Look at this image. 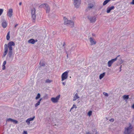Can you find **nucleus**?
<instances>
[{"mask_svg": "<svg viewBox=\"0 0 134 134\" xmlns=\"http://www.w3.org/2000/svg\"><path fill=\"white\" fill-rule=\"evenodd\" d=\"M5 65H3V64L2 65V67H3L2 69L3 70H5Z\"/></svg>", "mask_w": 134, "mask_h": 134, "instance_id": "40", "label": "nucleus"}, {"mask_svg": "<svg viewBox=\"0 0 134 134\" xmlns=\"http://www.w3.org/2000/svg\"><path fill=\"white\" fill-rule=\"evenodd\" d=\"M42 100V98H40L37 103L35 104V106L36 107L39 105L40 104L41 101Z\"/></svg>", "mask_w": 134, "mask_h": 134, "instance_id": "17", "label": "nucleus"}, {"mask_svg": "<svg viewBox=\"0 0 134 134\" xmlns=\"http://www.w3.org/2000/svg\"><path fill=\"white\" fill-rule=\"evenodd\" d=\"M13 119H12L11 118H9V119H8L7 120V121H11V122H12L13 121Z\"/></svg>", "mask_w": 134, "mask_h": 134, "instance_id": "32", "label": "nucleus"}, {"mask_svg": "<svg viewBox=\"0 0 134 134\" xmlns=\"http://www.w3.org/2000/svg\"><path fill=\"white\" fill-rule=\"evenodd\" d=\"M81 3V0H74V4L76 8H79Z\"/></svg>", "mask_w": 134, "mask_h": 134, "instance_id": "5", "label": "nucleus"}, {"mask_svg": "<svg viewBox=\"0 0 134 134\" xmlns=\"http://www.w3.org/2000/svg\"><path fill=\"white\" fill-rule=\"evenodd\" d=\"M36 10L34 8H33L31 10L32 18L33 20H35L36 17Z\"/></svg>", "mask_w": 134, "mask_h": 134, "instance_id": "3", "label": "nucleus"}, {"mask_svg": "<svg viewBox=\"0 0 134 134\" xmlns=\"http://www.w3.org/2000/svg\"><path fill=\"white\" fill-rule=\"evenodd\" d=\"M47 3H43L41 4L39 6V7L40 8H43L44 9L45 8L46 5H47Z\"/></svg>", "mask_w": 134, "mask_h": 134, "instance_id": "19", "label": "nucleus"}, {"mask_svg": "<svg viewBox=\"0 0 134 134\" xmlns=\"http://www.w3.org/2000/svg\"><path fill=\"white\" fill-rule=\"evenodd\" d=\"M15 43L13 41H11L9 42L8 44V47H12V46H14Z\"/></svg>", "mask_w": 134, "mask_h": 134, "instance_id": "14", "label": "nucleus"}, {"mask_svg": "<svg viewBox=\"0 0 134 134\" xmlns=\"http://www.w3.org/2000/svg\"><path fill=\"white\" fill-rule=\"evenodd\" d=\"M131 4L134 5V0H132V2L131 3Z\"/></svg>", "mask_w": 134, "mask_h": 134, "instance_id": "46", "label": "nucleus"}, {"mask_svg": "<svg viewBox=\"0 0 134 134\" xmlns=\"http://www.w3.org/2000/svg\"><path fill=\"white\" fill-rule=\"evenodd\" d=\"M92 35H93V36L94 35L93 34H92Z\"/></svg>", "mask_w": 134, "mask_h": 134, "instance_id": "57", "label": "nucleus"}, {"mask_svg": "<svg viewBox=\"0 0 134 134\" xmlns=\"http://www.w3.org/2000/svg\"><path fill=\"white\" fill-rule=\"evenodd\" d=\"M10 33V32L9 31L8 32V33H7V35L6 36L7 39V40H9L10 38V35H9Z\"/></svg>", "mask_w": 134, "mask_h": 134, "instance_id": "24", "label": "nucleus"}, {"mask_svg": "<svg viewBox=\"0 0 134 134\" xmlns=\"http://www.w3.org/2000/svg\"><path fill=\"white\" fill-rule=\"evenodd\" d=\"M64 24L67 26L70 27H73L74 26V21L71 20H68L66 18L64 17Z\"/></svg>", "mask_w": 134, "mask_h": 134, "instance_id": "1", "label": "nucleus"}, {"mask_svg": "<svg viewBox=\"0 0 134 134\" xmlns=\"http://www.w3.org/2000/svg\"><path fill=\"white\" fill-rule=\"evenodd\" d=\"M22 2H20L19 3V5H21V4H22Z\"/></svg>", "mask_w": 134, "mask_h": 134, "instance_id": "52", "label": "nucleus"}, {"mask_svg": "<svg viewBox=\"0 0 134 134\" xmlns=\"http://www.w3.org/2000/svg\"><path fill=\"white\" fill-rule=\"evenodd\" d=\"M35 43L37 41V39L35 40Z\"/></svg>", "mask_w": 134, "mask_h": 134, "instance_id": "55", "label": "nucleus"}, {"mask_svg": "<svg viewBox=\"0 0 134 134\" xmlns=\"http://www.w3.org/2000/svg\"><path fill=\"white\" fill-rule=\"evenodd\" d=\"M46 11V13H49L50 11V8L49 5L48 4L46 5L45 8L44 9Z\"/></svg>", "mask_w": 134, "mask_h": 134, "instance_id": "12", "label": "nucleus"}, {"mask_svg": "<svg viewBox=\"0 0 134 134\" xmlns=\"http://www.w3.org/2000/svg\"><path fill=\"white\" fill-rule=\"evenodd\" d=\"M92 111H89L88 113V115L89 116H91L92 114Z\"/></svg>", "mask_w": 134, "mask_h": 134, "instance_id": "30", "label": "nucleus"}, {"mask_svg": "<svg viewBox=\"0 0 134 134\" xmlns=\"http://www.w3.org/2000/svg\"><path fill=\"white\" fill-rule=\"evenodd\" d=\"M115 7L114 6H112L111 7H108L107 8V13H109L111 10L114 9Z\"/></svg>", "mask_w": 134, "mask_h": 134, "instance_id": "11", "label": "nucleus"}, {"mask_svg": "<svg viewBox=\"0 0 134 134\" xmlns=\"http://www.w3.org/2000/svg\"><path fill=\"white\" fill-rule=\"evenodd\" d=\"M132 129V127L131 125H130L126 128L125 127L124 132V134H130L131 132Z\"/></svg>", "mask_w": 134, "mask_h": 134, "instance_id": "2", "label": "nucleus"}, {"mask_svg": "<svg viewBox=\"0 0 134 134\" xmlns=\"http://www.w3.org/2000/svg\"><path fill=\"white\" fill-rule=\"evenodd\" d=\"M103 94L106 97H108V94L107 93H106L105 92H104L103 93Z\"/></svg>", "mask_w": 134, "mask_h": 134, "instance_id": "35", "label": "nucleus"}, {"mask_svg": "<svg viewBox=\"0 0 134 134\" xmlns=\"http://www.w3.org/2000/svg\"><path fill=\"white\" fill-rule=\"evenodd\" d=\"M86 134H91L90 132H87Z\"/></svg>", "mask_w": 134, "mask_h": 134, "instance_id": "51", "label": "nucleus"}, {"mask_svg": "<svg viewBox=\"0 0 134 134\" xmlns=\"http://www.w3.org/2000/svg\"><path fill=\"white\" fill-rule=\"evenodd\" d=\"M41 97V95L40 93H38L35 98V99L36 100H37L39 99Z\"/></svg>", "mask_w": 134, "mask_h": 134, "instance_id": "27", "label": "nucleus"}, {"mask_svg": "<svg viewBox=\"0 0 134 134\" xmlns=\"http://www.w3.org/2000/svg\"><path fill=\"white\" fill-rule=\"evenodd\" d=\"M42 98V99H47V95H46V96H44Z\"/></svg>", "mask_w": 134, "mask_h": 134, "instance_id": "39", "label": "nucleus"}, {"mask_svg": "<svg viewBox=\"0 0 134 134\" xmlns=\"http://www.w3.org/2000/svg\"><path fill=\"white\" fill-rule=\"evenodd\" d=\"M7 53V52H5L4 51V52L3 53L4 57L6 55Z\"/></svg>", "mask_w": 134, "mask_h": 134, "instance_id": "42", "label": "nucleus"}, {"mask_svg": "<svg viewBox=\"0 0 134 134\" xmlns=\"http://www.w3.org/2000/svg\"><path fill=\"white\" fill-rule=\"evenodd\" d=\"M105 75V73L103 72L102 74H101L99 76L100 79H101Z\"/></svg>", "mask_w": 134, "mask_h": 134, "instance_id": "20", "label": "nucleus"}, {"mask_svg": "<svg viewBox=\"0 0 134 134\" xmlns=\"http://www.w3.org/2000/svg\"><path fill=\"white\" fill-rule=\"evenodd\" d=\"M65 45V42H64L63 46H64Z\"/></svg>", "mask_w": 134, "mask_h": 134, "instance_id": "54", "label": "nucleus"}, {"mask_svg": "<svg viewBox=\"0 0 134 134\" xmlns=\"http://www.w3.org/2000/svg\"><path fill=\"white\" fill-rule=\"evenodd\" d=\"M60 97V95L57 96L56 97H52L51 98V100L54 103L57 102Z\"/></svg>", "mask_w": 134, "mask_h": 134, "instance_id": "8", "label": "nucleus"}, {"mask_svg": "<svg viewBox=\"0 0 134 134\" xmlns=\"http://www.w3.org/2000/svg\"><path fill=\"white\" fill-rule=\"evenodd\" d=\"M69 71H66L63 73L62 75V81H63L67 79L68 77V74Z\"/></svg>", "mask_w": 134, "mask_h": 134, "instance_id": "4", "label": "nucleus"}, {"mask_svg": "<svg viewBox=\"0 0 134 134\" xmlns=\"http://www.w3.org/2000/svg\"><path fill=\"white\" fill-rule=\"evenodd\" d=\"M87 18L91 23H94L96 20V18L94 16H88Z\"/></svg>", "mask_w": 134, "mask_h": 134, "instance_id": "7", "label": "nucleus"}, {"mask_svg": "<svg viewBox=\"0 0 134 134\" xmlns=\"http://www.w3.org/2000/svg\"><path fill=\"white\" fill-rule=\"evenodd\" d=\"M40 65L41 66H45V64L44 63H41V62H40Z\"/></svg>", "mask_w": 134, "mask_h": 134, "instance_id": "29", "label": "nucleus"}, {"mask_svg": "<svg viewBox=\"0 0 134 134\" xmlns=\"http://www.w3.org/2000/svg\"><path fill=\"white\" fill-rule=\"evenodd\" d=\"M35 116H34L32 118H29L28 119H29V121H31L33 120H34V119H35Z\"/></svg>", "mask_w": 134, "mask_h": 134, "instance_id": "31", "label": "nucleus"}, {"mask_svg": "<svg viewBox=\"0 0 134 134\" xmlns=\"http://www.w3.org/2000/svg\"><path fill=\"white\" fill-rule=\"evenodd\" d=\"M74 47H72V48H71V49H72L73 48H74Z\"/></svg>", "mask_w": 134, "mask_h": 134, "instance_id": "56", "label": "nucleus"}, {"mask_svg": "<svg viewBox=\"0 0 134 134\" xmlns=\"http://www.w3.org/2000/svg\"><path fill=\"white\" fill-rule=\"evenodd\" d=\"M12 53V51H9L8 56L9 58H11V57Z\"/></svg>", "mask_w": 134, "mask_h": 134, "instance_id": "26", "label": "nucleus"}, {"mask_svg": "<svg viewBox=\"0 0 134 134\" xmlns=\"http://www.w3.org/2000/svg\"><path fill=\"white\" fill-rule=\"evenodd\" d=\"M121 67H122V65H120V67H119V69H120V70H119V72H120V71H121Z\"/></svg>", "mask_w": 134, "mask_h": 134, "instance_id": "47", "label": "nucleus"}, {"mask_svg": "<svg viewBox=\"0 0 134 134\" xmlns=\"http://www.w3.org/2000/svg\"><path fill=\"white\" fill-rule=\"evenodd\" d=\"M62 83L63 85L65 86L66 85V82H62Z\"/></svg>", "mask_w": 134, "mask_h": 134, "instance_id": "45", "label": "nucleus"}, {"mask_svg": "<svg viewBox=\"0 0 134 134\" xmlns=\"http://www.w3.org/2000/svg\"><path fill=\"white\" fill-rule=\"evenodd\" d=\"M13 9H10L7 12V15L10 18H11L13 15Z\"/></svg>", "mask_w": 134, "mask_h": 134, "instance_id": "9", "label": "nucleus"}, {"mask_svg": "<svg viewBox=\"0 0 134 134\" xmlns=\"http://www.w3.org/2000/svg\"><path fill=\"white\" fill-rule=\"evenodd\" d=\"M93 7V5L92 3H89L88 4V8L89 9H91Z\"/></svg>", "mask_w": 134, "mask_h": 134, "instance_id": "23", "label": "nucleus"}, {"mask_svg": "<svg viewBox=\"0 0 134 134\" xmlns=\"http://www.w3.org/2000/svg\"><path fill=\"white\" fill-rule=\"evenodd\" d=\"M27 132L26 131H24L23 132V134H27Z\"/></svg>", "mask_w": 134, "mask_h": 134, "instance_id": "44", "label": "nucleus"}, {"mask_svg": "<svg viewBox=\"0 0 134 134\" xmlns=\"http://www.w3.org/2000/svg\"><path fill=\"white\" fill-rule=\"evenodd\" d=\"M9 49V51H12L13 48L12 47H8Z\"/></svg>", "mask_w": 134, "mask_h": 134, "instance_id": "33", "label": "nucleus"}, {"mask_svg": "<svg viewBox=\"0 0 134 134\" xmlns=\"http://www.w3.org/2000/svg\"><path fill=\"white\" fill-rule=\"evenodd\" d=\"M12 122H14L15 124H17L18 123V121H17L14 119L13 120V121Z\"/></svg>", "mask_w": 134, "mask_h": 134, "instance_id": "37", "label": "nucleus"}, {"mask_svg": "<svg viewBox=\"0 0 134 134\" xmlns=\"http://www.w3.org/2000/svg\"><path fill=\"white\" fill-rule=\"evenodd\" d=\"M2 27L4 28H5L7 26V23L6 21H4L3 22L2 24Z\"/></svg>", "mask_w": 134, "mask_h": 134, "instance_id": "15", "label": "nucleus"}, {"mask_svg": "<svg viewBox=\"0 0 134 134\" xmlns=\"http://www.w3.org/2000/svg\"><path fill=\"white\" fill-rule=\"evenodd\" d=\"M77 108V107L76 106V105L75 104H74L73 105L72 107V108H71V110H70V111H71V110L73 108Z\"/></svg>", "mask_w": 134, "mask_h": 134, "instance_id": "34", "label": "nucleus"}, {"mask_svg": "<svg viewBox=\"0 0 134 134\" xmlns=\"http://www.w3.org/2000/svg\"><path fill=\"white\" fill-rule=\"evenodd\" d=\"M4 51L5 52H8V46L6 44L4 45Z\"/></svg>", "mask_w": 134, "mask_h": 134, "instance_id": "25", "label": "nucleus"}, {"mask_svg": "<svg viewBox=\"0 0 134 134\" xmlns=\"http://www.w3.org/2000/svg\"><path fill=\"white\" fill-rule=\"evenodd\" d=\"M132 107L134 109V104L132 105Z\"/></svg>", "mask_w": 134, "mask_h": 134, "instance_id": "50", "label": "nucleus"}, {"mask_svg": "<svg viewBox=\"0 0 134 134\" xmlns=\"http://www.w3.org/2000/svg\"><path fill=\"white\" fill-rule=\"evenodd\" d=\"M79 98V97L78 96L77 93H76L74 95L73 101H75L77 99Z\"/></svg>", "mask_w": 134, "mask_h": 134, "instance_id": "16", "label": "nucleus"}, {"mask_svg": "<svg viewBox=\"0 0 134 134\" xmlns=\"http://www.w3.org/2000/svg\"><path fill=\"white\" fill-rule=\"evenodd\" d=\"M123 62V61L121 59V61L120 62V64H122V63Z\"/></svg>", "mask_w": 134, "mask_h": 134, "instance_id": "49", "label": "nucleus"}, {"mask_svg": "<svg viewBox=\"0 0 134 134\" xmlns=\"http://www.w3.org/2000/svg\"><path fill=\"white\" fill-rule=\"evenodd\" d=\"M28 42L32 44H34L35 43V40L33 39H31L28 41Z\"/></svg>", "mask_w": 134, "mask_h": 134, "instance_id": "18", "label": "nucleus"}, {"mask_svg": "<svg viewBox=\"0 0 134 134\" xmlns=\"http://www.w3.org/2000/svg\"><path fill=\"white\" fill-rule=\"evenodd\" d=\"M52 81L51 80H50L49 79H47L45 81V83H50Z\"/></svg>", "mask_w": 134, "mask_h": 134, "instance_id": "28", "label": "nucleus"}, {"mask_svg": "<svg viewBox=\"0 0 134 134\" xmlns=\"http://www.w3.org/2000/svg\"><path fill=\"white\" fill-rule=\"evenodd\" d=\"M123 98L125 100H127L129 98V95H124L123 96Z\"/></svg>", "mask_w": 134, "mask_h": 134, "instance_id": "22", "label": "nucleus"}, {"mask_svg": "<svg viewBox=\"0 0 134 134\" xmlns=\"http://www.w3.org/2000/svg\"><path fill=\"white\" fill-rule=\"evenodd\" d=\"M111 0H105L103 2V6L106 5L108 2Z\"/></svg>", "mask_w": 134, "mask_h": 134, "instance_id": "21", "label": "nucleus"}, {"mask_svg": "<svg viewBox=\"0 0 134 134\" xmlns=\"http://www.w3.org/2000/svg\"><path fill=\"white\" fill-rule=\"evenodd\" d=\"M30 121H29V119H28L26 121V122L28 124H30Z\"/></svg>", "mask_w": 134, "mask_h": 134, "instance_id": "36", "label": "nucleus"}, {"mask_svg": "<svg viewBox=\"0 0 134 134\" xmlns=\"http://www.w3.org/2000/svg\"><path fill=\"white\" fill-rule=\"evenodd\" d=\"M3 11V10L2 9H0V16L2 14Z\"/></svg>", "mask_w": 134, "mask_h": 134, "instance_id": "38", "label": "nucleus"}, {"mask_svg": "<svg viewBox=\"0 0 134 134\" xmlns=\"http://www.w3.org/2000/svg\"><path fill=\"white\" fill-rule=\"evenodd\" d=\"M109 121L111 122H113L114 121V119L112 118L110 119L109 120Z\"/></svg>", "mask_w": 134, "mask_h": 134, "instance_id": "41", "label": "nucleus"}, {"mask_svg": "<svg viewBox=\"0 0 134 134\" xmlns=\"http://www.w3.org/2000/svg\"><path fill=\"white\" fill-rule=\"evenodd\" d=\"M120 56V55H119L118 56L115 58L112 59L111 60L109 61L108 62V66L109 67H110L113 63L115 61L117 60V58Z\"/></svg>", "mask_w": 134, "mask_h": 134, "instance_id": "6", "label": "nucleus"}, {"mask_svg": "<svg viewBox=\"0 0 134 134\" xmlns=\"http://www.w3.org/2000/svg\"><path fill=\"white\" fill-rule=\"evenodd\" d=\"M15 43L13 41H11L9 42L8 44V47H12V46H14Z\"/></svg>", "mask_w": 134, "mask_h": 134, "instance_id": "13", "label": "nucleus"}, {"mask_svg": "<svg viewBox=\"0 0 134 134\" xmlns=\"http://www.w3.org/2000/svg\"><path fill=\"white\" fill-rule=\"evenodd\" d=\"M91 45H94L96 44V42L95 41L93 40V38L92 37H91L89 38Z\"/></svg>", "mask_w": 134, "mask_h": 134, "instance_id": "10", "label": "nucleus"}, {"mask_svg": "<svg viewBox=\"0 0 134 134\" xmlns=\"http://www.w3.org/2000/svg\"><path fill=\"white\" fill-rule=\"evenodd\" d=\"M18 24H16L14 26V27L16 28L17 26L18 25Z\"/></svg>", "mask_w": 134, "mask_h": 134, "instance_id": "48", "label": "nucleus"}, {"mask_svg": "<svg viewBox=\"0 0 134 134\" xmlns=\"http://www.w3.org/2000/svg\"><path fill=\"white\" fill-rule=\"evenodd\" d=\"M66 54H67V57H68V54L67 52V51H66Z\"/></svg>", "mask_w": 134, "mask_h": 134, "instance_id": "53", "label": "nucleus"}, {"mask_svg": "<svg viewBox=\"0 0 134 134\" xmlns=\"http://www.w3.org/2000/svg\"><path fill=\"white\" fill-rule=\"evenodd\" d=\"M6 61H4L3 62V65H5V64H6Z\"/></svg>", "mask_w": 134, "mask_h": 134, "instance_id": "43", "label": "nucleus"}]
</instances>
